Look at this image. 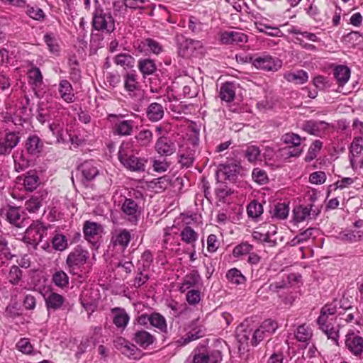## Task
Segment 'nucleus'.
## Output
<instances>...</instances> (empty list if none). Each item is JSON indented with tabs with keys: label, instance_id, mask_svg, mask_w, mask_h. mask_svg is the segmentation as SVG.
Wrapping results in <instances>:
<instances>
[{
	"label": "nucleus",
	"instance_id": "obj_1",
	"mask_svg": "<svg viewBox=\"0 0 363 363\" xmlns=\"http://www.w3.org/2000/svg\"><path fill=\"white\" fill-rule=\"evenodd\" d=\"M183 127L186 130L185 137H183V147L185 146L188 151L186 157L183 154V167H189L194 162V155L199 141L200 126L195 122L183 118Z\"/></svg>",
	"mask_w": 363,
	"mask_h": 363
},
{
	"label": "nucleus",
	"instance_id": "obj_2",
	"mask_svg": "<svg viewBox=\"0 0 363 363\" xmlns=\"http://www.w3.org/2000/svg\"><path fill=\"white\" fill-rule=\"evenodd\" d=\"M118 155L119 161L125 168L133 172L145 171V160L133 154L130 143H123L120 146Z\"/></svg>",
	"mask_w": 363,
	"mask_h": 363
},
{
	"label": "nucleus",
	"instance_id": "obj_3",
	"mask_svg": "<svg viewBox=\"0 0 363 363\" xmlns=\"http://www.w3.org/2000/svg\"><path fill=\"white\" fill-rule=\"evenodd\" d=\"M92 28L95 30L110 34L115 29V20L110 11L104 10L100 6L95 8L92 14Z\"/></svg>",
	"mask_w": 363,
	"mask_h": 363
},
{
	"label": "nucleus",
	"instance_id": "obj_4",
	"mask_svg": "<svg viewBox=\"0 0 363 363\" xmlns=\"http://www.w3.org/2000/svg\"><path fill=\"white\" fill-rule=\"evenodd\" d=\"M182 219L177 218L171 227L165 228L163 245L169 251L179 255L181 251L180 245L182 241Z\"/></svg>",
	"mask_w": 363,
	"mask_h": 363
},
{
	"label": "nucleus",
	"instance_id": "obj_5",
	"mask_svg": "<svg viewBox=\"0 0 363 363\" xmlns=\"http://www.w3.org/2000/svg\"><path fill=\"white\" fill-rule=\"evenodd\" d=\"M125 91L130 97L135 101L141 100L144 96V90L138 81V75L135 70L128 72L123 76Z\"/></svg>",
	"mask_w": 363,
	"mask_h": 363
},
{
	"label": "nucleus",
	"instance_id": "obj_6",
	"mask_svg": "<svg viewBox=\"0 0 363 363\" xmlns=\"http://www.w3.org/2000/svg\"><path fill=\"white\" fill-rule=\"evenodd\" d=\"M89 258V252L87 250L84 249L82 246L77 245L67 255L66 259V265L68 270L79 269L91 267L85 264Z\"/></svg>",
	"mask_w": 363,
	"mask_h": 363
},
{
	"label": "nucleus",
	"instance_id": "obj_7",
	"mask_svg": "<svg viewBox=\"0 0 363 363\" xmlns=\"http://www.w3.org/2000/svg\"><path fill=\"white\" fill-rule=\"evenodd\" d=\"M0 214L3 218L16 228H23L28 223L20 207L7 206L1 209Z\"/></svg>",
	"mask_w": 363,
	"mask_h": 363
},
{
	"label": "nucleus",
	"instance_id": "obj_8",
	"mask_svg": "<svg viewBox=\"0 0 363 363\" xmlns=\"http://www.w3.org/2000/svg\"><path fill=\"white\" fill-rule=\"evenodd\" d=\"M46 233L47 228L40 223H33L26 229L23 240L30 245H36L42 241Z\"/></svg>",
	"mask_w": 363,
	"mask_h": 363
},
{
	"label": "nucleus",
	"instance_id": "obj_9",
	"mask_svg": "<svg viewBox=\"0 0 363 363\" xmlns=\"http://www.w3.org/2000/svg\"><path fill=\"white\" fill-rule=\"evenodd\" d=\"M252 65L257 69L265 71L276 72L281 67V61L269 55H262L256 57Z\"/></svg>",
	"mask_w": 363,
	"mask_h": 363
},
{
	"label": "nucleus",
	"instance_id": "obj_10",
	"mask_svg": "<svg viewBox=\"0 0 363 363\" xmlns=\"http://www.w3.org/2000/svg\"><path fill=\"white\" fill-rule=\"evenodd\" d=\"M114 346L123 354L134 359L140 358L141 351L133 343L123 337H118L114 341Z\"/></svg>",
	"mask_w": 363,
	"mask_h": 363
},
{
	"label": "nucleus",
	"instance_id": "obj_11",
	"mask_svg": "<svg viewBox=\"0 0 363 363\" xmlns=\"http://www.w3.org/2000/svg\"><path fill=\"white\" fill-rule=\"evenodd\" d=\"M102 231V225L96 222L86 220L84 223L83 233L84 238L94 247H98L97 240Z\"/></svg>",
	"mask_w": 363,
	"mask_h": 363
},
{
	"label": "nucleus",
	"instance_id": "obj_12",
	"mask_svg": "<svg viewBox=\"0 0 363 363\" xmlns=\"http://www.w3.org/2000/svg\"><path fill=\"white\" fill-rule=\"evenodd\" d=\"M26 153L33 157H38L44 150V143L43 140L36 135H29L24 145Z\"/></svg>",
	"mask_w": 363,
	"mask_h": 363
},
{
	"label": "nucleus",
	"instance_id": "obj_13",
	"mask_svg": "<svg viewBox=\"0 0 363 363\" xmlns=\"http://www.w3.org/2000/svg\"><path fill=\"white\" fill-rule=\"evenodd\" d=\"M19 132H9L0 140V156L8 155L20 142Z\"/></svg>",
	"mask_w": 363,
	"mask_h": 363
},
{
	"label": "nucleus",
	"instance_id": "obj_14",
	"mask_svg": "<svg viewBox=\"0 0 363 363\" xmlns=\"http://www.w3.org/2000/svg\"><path fill=\"white\" fill-rule=\"evenodd\" d=\"M323 313L320 314L317 320V323L320 329L327 335L328 339H331L335 345H338V331L335 330L330 322L331 316L324 314L323 318Z\"/></svg>",
	"mask_w": 363,
	"mask_h": 363
},
{
	"label": "nucleus",
	"instance_id": "obj_15",
	"mask_svg": "<svg viewBox=\"0 0 363 363\" xmlns=\"http://www.w3.org/2000/svg\"><path fill=\"white\" fill-rule=\"evenodd\" d=\"M345 345L348 350L355 357L361 359L363 355V337L354 333L346 335Z\"/></svg>",
	"mask_w": 363,
	"mask_h": 363
},
{
	"label": "nucleus",
	"instance_id": "obj_16",
	"mask_svg": "<svg viewBox=\"0 0 363 363\" xmlns=\"http://www.w3.org/2000/svg\"><path fill=\"white\" fill-rule=\"evenodd\" d=\"M121 211L125 218L130 223L136 224L140 215L138 203L131 199H125L122 204Z\"/></svg>",
	"mask_w": 363,
	"mask_h": 363
},
{
	"label": "nucleus",
	"instance_id": "obj_17",
	"mask_svg": "<svg viewBox=\"0 0 363 363\" xmlns=\"http://www.w3.org/2000/svg\"><path fill=\"white\" fill-rule=\"evenodd\" d=\"M248 40L247 35L240 31L225 30L220 33V41L225 45H239Z\"/></svg>",
	"mask_w": 363,
	"mask_h": 363
},
{
	"label": "nucleus",
	"instance_id": "obj_18",
	"mask_svg": "<svg viewBox=\"0 0 363 363\" xmlns=\"http://www.w3.org/2000/svg\"><path fill=\"white\" fill-rule=\"evenodd\" d=\"M29 84L32 86L37 97L42 96V86L43 84V77L38 67H34L30 68L28 72Z\"/></svg>",
	"mask_w": 363,
	"mask_h": 363
},
{
	"label": "nucleus",
	"instance_id": "obj_19",
	"mask_svg": "<svg viewBox=\"0 0 363 363\" xmlns=\"http://www.w3.org/2000/svg\"><path fill=\"white\" fill-rule=\"evenodd\" d=\"M148 320L151 325L157 328L162 333H166L167 326L166 320L163 315L159 313H152L150 315H142L139 318L140 323H145Z\"/></svg>",
	"mask_w": 363,
	"mask_h": 363
},
{
	"label": "nucleus",
	"instance_id": "obj_20",
	"mask_svg": "<svg viewBox=\"0 0 363 363\" xmlns=\"http://www.w3.org/2000/svg\"><path fill=\"white\" fill-rule=\"evenodd\" d=\"M130 240V232L126 229H123L113 233L111 243L118 250L123 251L128 247Z\"/></svg>",
	"mask_w": 363,
	"mask_h": 363
},
{
	"label": "nucleus",
	"instance_id": "obj_21",
	"mask_svg": "<svg viewBox=\"0 0 363 363\" xmlns=\"http://www.w3.org/2000/svg\"><path fill=\"white\" fill-rule=\"evenodd\" d=\"M83 180L91 182L99 174V170L94 160H86L79 166Z\"/></svg>",
	"mask_w": 363,
	"mask_h": 363
},
{
	"label": "nucleus",
	"instance_id": "obj_22",
	"mask_svg": "<svg viewBox=\"0 0 363 363\" xmlns=\"http://www.w3.org/2000/svg\"><path fill=\"white\" fill-rule=\"evenodd\" d=\"M329 124L322 121H306L302 124L301 128L310 135L319 136L328 128Z\"/></svg>",
	"mask_w": 363,
	"mask_h": 363
},
{
	"label": "nucleus",
	"instance_id": "obj_23",
	"mask_svg": "<svg viewBox=\"0 0 363 363\" xmlns=\"http://www.w3.org/2000/svg\"><path fill=\"white\" fill-rule=\"evenodd\" d=\"M239 171V166L235 163L221 164L217 171V177L224 180L234 181Z\"/></svg>",
	"mask_w": 363,
	"mask_h": 363
},
{
	"label": "nucleus",
	"instance_id": "obj_24",
	"mask_svg": "<svg viewBox=\"0 0 363 363\" xmlns=\"http://www.w3.org/2000/svg\"><path fill=\"white\" fill-rule=\"evenodd\" d=\"M48 193L45 191H40L35 193L25 203V208L29 213H36L42 206L43 201L46 199Z\"/></svg>",
	"mask_w": 363,
	"mask_h": 363
},
{
	"label": "nucleus",
	"instance_id": "obj_25",
	"mask_svg": "<svg viewBox=\"0 0 363 363\" xmlns=\"http://www.w3.org/2000/svg\"><path fill=\"white\" fill-rule=\"evenodd\" d=\"M60 98L66 103L70 104L74 101L75 96L71 83L67 79L60 81L58 85Z\"/></svg>",
	"mask_w": 363,
	"mask_h": 363
},
{
	"label": "nucleus",
	"instance_id": "obj_26",
	"mask_svg": "<svg viewBox=\"0 0 363 363\" xmlns=\"http://www.w3.org/2000/svg\"><path fill=\"white\" fill-rule=\"evenodd\" d=\"M157 152L161 155H170L176 150V145L169 138L161 136L155 144Z\"/></svg>",
	"mask_w": 363,
	"mask_h": 363
},
{
	"label": "nucleus",
	"instance_id": "obj_27",
	"mask_svg": "<svg viewBox=\"0 0 363 363\" xmlns=\"http://www.w3.org/2000/svg\"><path fill=\"white\" fill-rule=\"evenodd\" d=\"M45 301L48 312L56 311L62 308L65 298L62 295L52 291L45 298Z\"/></svg>",
	"mask_w": 363,
	"mask_h": 363
},
{
	"label": "nucleus",
	"instance_id": "obj_28",
	"mask_svg": "<svg viewBox=\"0 0 363 363\" xmlns=\"http://www.w3.org/2000/svg\"><path fill=\"white\" fill-rule=\"evenodd\" d=\"M138 68L143 79L154 75L157 71L155 61L151 58H141L138 61Z\"/></svg>",
	"mask_w": 363,
	"mask_h": 363
},
{
	"label": "nucleus",
	"instance_id": "obj_29",
	"mask_svg": "<svg viewBox=\"0 0 363 363\" xmlns=\"http://www.w3.org/2000/svg\"><path fill=\"white\" fill-rule=\"evenodd\" d=\"M133 340L141 347L146 349L153 344L156 339L149 332L141 329L135 332Z\"/></svg>",
	"mask_w": 363,
	"mask_h": 363
},
{
	"label": "nucleus",
	"instance_id": "obj_30",
	"mask_svg": "<svg viewBox=\"0 0 363 363\" xmlns=\"http://www.w3.org/2000/svg\"><path fill=\"white\" fill-rule=\"evenodd\" d=\"M134 121L133 120H123L115 123L113 133L121 136L130 135L133 132Z\"/></svg>",
	"mask_w": 363,
	"mask_h": 363
},
{
	"label": "nucleus",
	"instance_id": "obj_31",
	"mask_svg": "<svg viewBox=\"0 0 363 363\" xmlns=\"http://www.w3.org/2000/svg\"><path fill=\"white\" fill-rule=\"evenodd\" d=\"M30 156L26 155L23 151H16L13 155L14 161V169L16 172H20L27 169L31 162Z\"/></svg>",
	"mask_w": 363,
	"mask_h": 363
},
{
	"label": "nucleus",
	"instance_id": "obj_32",
	"mask_svg": "<svg viewBox=\"0 0 363 363\" xmlns=\"http://www.w3.org/2000/svg\"><path fill=\"white\" fill-rule=\"evenodd\" d=\"M164 114L163 106L159 103H151L147 108V118L152 122L161 120Z\"/></svg>",
	"mask_w": 363,
	"mask_h": 363
},
{
	"label": "nucleus",
	"instance_id": "obj_33",
	"mask_svg": "<svg viewBox=\"0 0 363 363\" xmlns=\"http://www.w3.org/2000/svg\"><path fill=\"white\" fill-rule=\"evenodd\" d=\"M113 323L117 328H124L128 325L130 317L124 308L116 307L112 309Z\"/></svg>",
	"mask_w": 363,
	"mask_h": 363
},
{
	"label": "nucleus",
	"instance_id": "obj_34",
	"mask_svg": "<svg viewBox=\"0 0 363 363\" xmlns=\"http://www.w3.org/2000/svg\"><path fill=\"white\" fill-rule=\"evenodd\" d=\"M363 151V138L355 137L350 145V160L352 167L356 164L355 158L359 157Z\"/></svg>",
	"mask_w": 363,
	"mask_h": 363
},
{
	"label": "nucleus",
	"instance_id": "obj_35",
	"mask_svg": "<svg viewBox=\"0 0 363 363\" xmlns=\"http://www.w3.org/2000/svg\"><path fill=\"white\" fill-rule=\"evenodd\" d=\"M143 50L158 55L164 51L163 46L156 40L150 38H145L141 42Z\"/></svg>",
	"mask_w": 363,
	"mask_h": 363
},
{
	"label": "nucleus",
	"instance_id": "obj_36",
	"mask_svg": "<svg viewBox=\"0 0 363 363\" xmlns=\"http://www.w3.org/2000/svg\"><path fill=\"white\" fill-rule=\"evenodd\" d=\"M219 96L222 101L231 102L235 97V85L232 82H225L220 89Z\"/></svg>",
	"mask_w": 363,
	"mask_h": 363
},
{
	"label": "nucleus",
	"instance_id": "obj_37",
	"mask_svg": "<svg viewBox=\"0 0 363 363\" xmlns=\"http://www.w3.org/2000/svg\"><path fill=\"white\" fill-rule=\"evenodd\" d=\"M333 74L338 84L344 86L350 77V69L347 66L338 65L334 69Z\"/></svg>",
	"mask_w": 363,
	"mask_h": 363
},
{
	"label": "nucleus",
	"instance_id": "obj_38",
	"mask_svg": "<svg viewBox=\"0 0 363 363\" xmlns=\"http://www.w3.org/2000/svg\"><path fill=\"white\" fill-rule=\"evenodd\" d=\"M284 79L289 82L303 84L308 81V76L306 71L301 69L294 72H286L284 74Z\"/></svg>",
	"mask_w": 363,
	"mask_h": 363
},
{
	"label": "nucleus",
	"instance_id": "obj_39",
	"mask_svg": "<svg viewBox=\"0 0 363 363\" xmlns=\"http://www.w3.org/2000/svg\"><path fill=\"white\" fill-rule=\"evenodd\" d=\"M39 183V177L32 171L28 172L23 179V185L25 189L29 191L35 190Z\"/></svg>",
	"mask_w": 363,
	"mask_h": 363
},
{
	"label": "nucleus",
	"instance_id": "obj_40",
	"mask_svg": "<svg viewBox=\"0 0 363 363\" xmlns=\"http://www.w3.org/2000/svg\"><path fill=\"white\" fill-rule=\"evenodd\" d=\"M363 238V231L345 230L338 233L337 238L340 240L348 242H357Z\"/></svg>",
	"mask_w": 363,
	"mask_h": 363
},
{
	"label": "nucleus",
	"instance_id": "obj_41",
	"mask_svg": "<svg viewBox=\"0 0 363 363\" xmlns=\"http://www.w3.org/2000/svg\"><path fill=\"white\" fill-rule=\"evenodd\" d=\"M69 280L67 274L61 269L55 271L52 276V283L62 289L68 286Z\"/></svg>",
	"mask_w": 363,
	"mask_h": 363
},
{
	"label": "nucleus",
	"instance_id": "obj_42",
	"mask_svg": "<svg viewBox=\"0 0 363 363\" xmlns=\"http://www.w3.org/2000/svg\"><path fill=\"white\" fill-rule=\"evenodd\" d=\"M227 280L232 284L241 285L244 284L246 281L245 277L237 268H232L226 273Z\"/></svg>",
	"mask_w": 363,
	"mask_h": 363
},
{
	"label": "nucleus",
	"instance_id": "obj_43",
	"mask_svg": "<svg viewBox=\"0 0 363 363\" xmlns=\"http://www.w3.org/2000/svg\"><path fill=\"white\" fill-rule=\"evenodd\" d=\"M183 286H188L189 287L202 286L201 278L197 270L193 269L186 275L183 280Z\"/></svg>",
	"mask_w": 363,
	"mask_h": 363
},
{
	"label": "nucleus",
	"instance_id": "obj_44",
	"mask_svg": "<svg viewBox=\"0 0 363 363\" xmlns=\"http://www.w3.org/2000/svg\"><path fill=\"white\" fill-rule=\"evenodd\" d=\"M23 276V272L17 265H12L9 271L6 275V279L8 281L13 285L16 286L18 285L20 281H21Z\"/></svg>",
	"mask_w": 363,
	"mask_h": 363
},
{
	"label": "nucleus",
	"instance_id": "obj_45",
	"mask_svg": "<svg viewBox=\"0 0 363 363\" xmlns=\"http://www.w3.org/2000/svg\"><path fill=\"white\" fill-rule=\"evenodd\" d=\"M114 62L123 68H132L135 64V58L126 53H121L115 56Z\"/></svg>",
	"mask_w": 363,
	"mask_h": 363
},
{
	"label": "nucleus",
	"instance_id": "obj_46",
	"mask_svg": "<svg viewBox=\"0 0 363 363\" xmlns=\"http://www.w3.org/2000/svg\"><path fill=\"white\" fill-rule=\"evenodd\" d=\"M295 336L298 341L308 344L312 337V331L308 326L301 325L297 328Z\"/></svg>",
	"mask_w": 363,
	"mask_h": 363
},
{
	"label": "nucleus",
	"instance_id": "obj_47",
	"mask_svg": "<svg viewBox=\"0 0 363 363\" xmlns=\"http://www.w3.org/2000/svg\"><path fill=\"white\" fill-rule=\"evenodd\" d=\"M26 13L31 18L43 21L46 17L45 12L38 6L26 5Z\"/></svg>",
	"mask_w": 363,
	"mask_h": 363
},
{
	"label": "nucleus",
	"instance_id": "obj_48",
	"mask_svg": "<svg viewBox=\"0 0 363 363\" xmlns=\"http://www.w3.org/2000/svg\"><path fill=\"white\" fill-rule=\"evenodd\" d=\"M305 138H302L299 135L294 133H287L282 135L281 141L290 147H301V142Z\"/></svg>",
	"mask_w": 363,
	"mask_h": 363
},
{
	"label": "nucleus",
	"instance_id": "obj_49",
	"mask_svg": "<svg viewBox=\"0 0 363 363\" xmlns=\"http://www.w3.org/2000/svg\"><path fill=\"white\" fill-rule=\"evenodd\" d=\"M91 270V267H88L79 269L68 270L69 273L72 275L74 279L79 284H83L88 279Z\"/></svg>",
	"mask_w": 363,
	"mask_h": 363
},
{
	"label": "nucleus",
	"instance_id": "obj_50",
	"mask_svg": "<svg viewBox=\"0 0 363 363\" xmlns=\"http://www.w3.org/2000/svg\"><path fill=\"white\" fill-rule=\"evenodd\" d=\"M323 147V143L319 140H314L310 145L307 154L305 157V161L310 162L318 156Z\"/></svg>",
	"mask_w": 363,
	"mask_h": 363
},
{
	"label": "nucleus",
	"instance_id": "obj_51",
	"mask_svg": "<svg viewBox=\"0 0 363 363\" xmlns=\"http://www.w3.org/2000/svg\"><path fill=\"white\" fill-rule=\"evenodd\" d=\"M204 335L205 333L201 326H197L192 328L189 332H188L185 337H183V346L187 345L191 341L202 337Z\"/></svg>",
	"mask_w": 363,
	"mask_h": 363
},
{
	"label": "nucleus",
	"instance_id": "obj_52",
	"mask_svg": "<svg viewBox=\"0 0 363 363\" xmlns=\"http://www.w3.org/2000/svg\"><path fill=\"white\" fill-rule=\"evenodd\" d=\"M311 208L305 206H298L294 209V220L295 223H301L310 217Z\"/></svg>",
	"mask_w": 363,
	"mask_h": 363
},
{
	"label": "nucleus",
	"instance_id": "obj_53",
	"mask_svg": "<svg viewBox=\"0 0 363 363\" xmlns=\"http://www.w3.org/2000/svg\"><path fill=\"white\" fill-rule=\"evenodd\" d=\"M238 340L242 345H246L247 346L254 345V334L252 329H245L238 334Z\"/></svg>",
	"mask_w": 363,
	"mask_h": 363
},
{
	"label": "nucleus",
	"instance_id": "obj_54",
	"mask_svg": "<svg viewBox=\"0 0 363 363\" xmlns=\"http://www.w3.org/2000/svg\"><path fill=\"white\" fill-rule=\"evenodd\" d=\"M43 40L51 52L57 53L60 51V46L58 45L57 40L53 33H45L44 35Z\"/></svg>",
	"mask_w": 363,
	"mask_h": 363
},
{
	"label": "nucleus",
	"instance_id": "obj_55",
	"mask_svg": "<svg viewBox=\"0 0 363 363\" xmlns=\"http://www.w3.org/2000/svg\"><path fill=\"white\" fill-rule=\"evenodd\" d=\"M18 350L25 354H34V348L28 338H21L16 345Z\"/></svg>",
	"mask_w": 363,
	"mask_h": 363
},
{
	"label": "nucleus",
	"instance_id": "obj_56",
	"mask_svg": "<svg viewBox=\"0 0 363 363\" xmlns=\"http://www.w3.org/2000/svg\"><path fill=\"white\" fill-rule=\"evenodd\" d=\"M303 152L301 147H285L280 150L281 156L284 160H287L291 157H298Z\"/></svg>",
	"mask_w": 363,
	"mask_h": 363
},
{
	"label": "nucleus",
	"instance_id": "obj_57",
	"mask_svg": "<svg viewBox=\"0 0 363 363\" xmlns=\"http://www.w3.org/2000/svg\"><path fill=\"white\" fill-rule=\"evenodd\" d=\"M247 212L249 217L257 218L263 213V208L261 203L254 201L249 203L247 208Z\"/></svg>",
	"mask_w": 363,
	"mask_h": 363
},
{
	"label": "nucleus",
	"instance_id": "obj_58",
	"mask_svg": "<svg viewBox=\"0 0 363 363\" xmlns=\"http://www.w3.org/2000/svg\"><path fill=\"white\" fill-rule=\"evenodd\" d=\"M167 97L169 99V110L175 113L181 114L182 113V101H179L177 96L174 95L172 91L168 92Z\"/></svg>",
	"mask_w": 363,
	"mask_h": 363
},
{
	"label": "nucleus",
	"instance_id": "obj_59",
	"mask_svg": "<svg viewBox=\"0 0 363 363\" xmlns=\"http://www.w3.org/2000/svg\"><path fill=\"white\" fill-rule=\"evenodd\" d=\"M245 157L250 162L260 160L259 148L255 145L247 146L245 150Z\"/></svg>",
	"mask_w": 363,
	"mask_h": 363
},
{
	"label": "nucleus",
	"instance_id": "obj_60",
	"mask_svg": "<svg viewBox=\"0 0 363 363\" xmlns=\"http://www.w3.org/2000/svg\"><path fill=\"white\" fill-rule=\"evenodd\" d=\"M289 212V208L287 204L285 203H278L274 206L273 217L281 220L285 219L288 216Z\"/></svg>",
	"mask_w": 363,
	"mask_h": 363
},
{
	"label": "nucleus",
	"instance_id": "obj_61",
	"mask_svg": "<svg viewBox=\"0 0 363 363\" xmlns=\"http://www.w3.org/2000/svg\"><path fill=\"white\" fill-rule=\"evenodd\" d=\"M252 249V245L247 242H242L234 247L233 250V257L238 258L241 256L249 254Z\"/></svg>",
	"mask_w": 363,
	"mask_h": 363
},
{
	"label": "nucleus",
	"instance_id": "obj_62",
	"mask_svg": "<svg viewBox=\"0 0 363 363\" xmlns=\"http://www.w3.org/2000/svg\"><path fill=\"white\" fill-rule=\"evenodd\" d=\"M91 294L90 290H85L82 292L80 296V302L82 306L86 310H91L96 304V299L92 298L89 294Z\"/></svg>",
	"mask_w": 363,
	"mask_h": 363
},
{
	"label": "nucleus",
	"instance_id": "obj_63",
	"mask_svg": "<svg viewBox=\"0 0 363 363\" xmlns=\"http://www.w3.org/2000/svg\"><path fill=\"white\" fill-rule=\"evenodd\" d=\"M260 326L268 337L274 333L279 327L277 322L270 318L264 320Z\"/></svg>",
	"mask_w": 363,
	"mask_h": 363
},
{
	"label": "nucleus",
	"instance_id": "obj_64",
	"mask_svg": "<svg viewBox=\"0 0 363 363\" xmlns=\"http://www.w3.org/2000/svg\"><path fill=\"white\" fill-rule=\"evenodd\" d=\"M198 239V234L191 228L185 227L183 229V241L191 245H195L194 242Z\"/></svg>",
	"mask_w": 363,
	"mask_h": 363
}]
</instances>
